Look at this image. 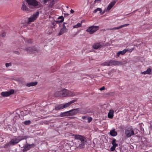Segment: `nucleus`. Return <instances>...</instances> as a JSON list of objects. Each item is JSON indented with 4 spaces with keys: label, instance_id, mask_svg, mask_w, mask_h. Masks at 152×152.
I'll return each mask as SVG.
<instances>
[{
    "label": "nucleus",
    "instance_id": "20",
    "mask_svg": "<svg viewBox=\"0 0 152 152\" xmlns=\"http://www.w3.org/2000/svg\"><path fill=\"white\" fill-rule=\"evenodd\" d=\"M102 45H100V43H94L93 45V48L95 49H97L99 48H101Z\"/></svg>",
    "mask_w": 152,
    "mask_h": 152
},
{
    "label": "nucleus",
    "instance_id": "6",
    "mask_svg": "<svg viewBox=\"0 0 152 152\" xmlns=\"http://www.w3.org/2000/svg\"><path fill=\"white\" fill-rule=\"evenodd\" d=\"M98 29V26L93 25L88 27L86 31L88 32L90 34H92L95 32Z\"/></svg>",
    "mask_w": 152,
    "mask_h": 152
},
{
    "label": "nucleus",
    "instance_id": "3",
    "mask_svg": "<svg viewBox=\"0 0 152 152\" xmlns=\"http://www.w3.org/2000/svg\"><path fill=\"white\" fill-rule=\"evenodd\" d=\"M73 136L75 137L76 139H78L81 141V144H79L78 145H77L76 147L79 148V149L83 148L86 141V137L80 135H76L75 134H74Z\"/></svg>",
    "mask_w": 152,
    "mask_h": 152
},
{
    "label": "nucleus",
    "instance_id": "33",
    "mask_svg": "<svg viewBox=\"0 0 152 152\" xmlns=\"http://www.w3.org/2000/svg\"><path fill=\"white\" fill-rule=\"evenodd\" d=\"M60 116L61 117L66 116L67 115L66 114V112L61 113L60 114Z\"/></svg>",
    "mask_w": 152,
    "mask_h": 152
},
{
    "label": "nucleus",
    "instance_id": "16",
    "mask_svg": "<svg viewBox=\"0 0 152 152\" xmlns=\"http://www.w3.org/2000/svg\"><path fill=\"white\" fill-rule=\"evenodd\" d=\"M128 50L127 49H124L122 51H119L116 54V56L117 57H118L120 54L124 55V54Z\"/></svg>",
    "mask_w": 152,
    "mask_h": 152
},
{
    "label": "nucleus",
    "instance_id": "4",
    "mask_svg": "<svg viewBox=\"0 0 152 152\" xmlns=\"http://www.w3.org/2000/svg\"><path fill=\"white\" fill-rule=\"evenodd\" d=\"M124 133L126 136L128 138L130 137L134 134V129L131 126L125 129Z\"/></svg>",
    "mask_w": 152,
    "mask_h": 152
},
{
    "label": "nucleus",
    "instance_id": "21",
    "mask_svg": "<svg viewBox=\"0 0 152 152\" xmlns=\"http://www.w3.org/2000/svg\"><path fill=\"white\" fill-rule=\"evenodd\" d=\"M151 69L150 68H149L146 71L141 72V74L143 75H146L147 74L151 75Z\"/></svg>",
    "mask_w": 152,
    "mask_h": 152
},
{
    "label": "nucleus",
    "instance_id": "17",
    "mask_svg": "<svg viewBox=\"0 0 152 152\" xmlns=\"http://www.w3.org/2000/svg\"><path fill=\"white\" fill-rule=\"evenodd\" d=\"M21 9L23 11L26 12H28L29 10L26 5L25 4L24 2H23V4L22 5Z\"/></svg>",
    "mask_w": 152,
    "mask_h": 152
},
{
    "label": "nucleus",
    "instance_id": "19",
    "mask_svg": "<svg viewBox=\"0 0 152 152\" xmlns=\"http://www.w3.org/2000/svg\"><path fill=\"white\" fill-rule=\"evenodd\" d=\"M67 29H63L61 28L60 31L58 34V36H60L63 34L64 33L68 31Z\"/></svg>",
    "mask_w": 152,
    "mask_h": 152
},
{
    "label": "nucleus",
    "instance_id": "46",
    "mask_svg": "<svg viewBox=\"0 0 152 152\" xmlns=\"http://www.w3.org/2000/svg\"><path fill=\"white\" fill-rule=\"evenodd\" d=\"M101 0H95V1H94V3H95L96 2H101Z\"/></svg>",
    "mask_w": 152,
    "mask_h": 152
},
{
    "label": "nucleus",
    "instance_id": "55",
    "mask_svg": "<svg viewBox=\"0 0 152 152\" xmlns=\"http://www.w3.org/2000/svg\"><path fill=\"white\" fill-rule=\"evenodd\" d=\"M123 62L124 63H123L124 64H126V61H123Z\"/></svg>",
    "mask_w": 152,
    "mask_h": 152
},
{
    "label": "nucleus",
    "instance_id": "32",
    "mask_svg": "<svg viewBox=\"0 0 152 152\" xmlns=\"http://www.w3.org/2000/svg\"><path fill=\"white\" fill-rule=\"evenodd\" d=\"M77 102V100L76 99H75L72 100L70 102H69V104L70 105L74 103V102Z\"/></svg>",
    "mask_w": 152,
    "mask_h": 152
},
{
    "label": "nucleus",
    "instance_id": "28",
    "mask_svg": "<svg viewBox=\"0 0 152 152\" xmlns=\"http://www.w3.org/2000/svg\"><path fill=\"white\" fill-rule=\"evenodd\" d=\"M69 26L68 24L67 23L64 22L63 24L62 27V28L63 29H67L66 27Z\"/></svg>",
    "mask_w": 152,
    "mask_h": 152
},
{
    "label": "nucleus",
    "instance_id": "15",
    "mask_svg": "<svg viewBox=\"0 0 152 152\" xmlns=\"http://www.w3.org/2000/svg\"><path fill=\"white\" fill-rule=\"evenodd\" d=\"M34 146V144L26 145L23 147V151H26L29 150L31 147H33Z\"/></svg>",
    "mask_w": 152,
    "mask_h": 152
},
{
    "label": "nucleus",
    "instance_id": "56",
    "mask_svg": "<svg viewBox=\"0 0 152 152\" xmlns=\"http://www.w3.org/2000/svg\"><path fill=\"white\" fill-rule=\"evenodd\" d=\"M66 7V8H69L68 6H67Z\"/></svg>",
    "mask_w": 152,
    "mask_h": 152
},
{
    "label": "nucleus",
    "instance_id": "49",
    "mask_svg": "<svg viewBox=\"0 0 152 152\" xmlns=\"http://www.w3.org/2000/svg\"><path fill=\"white\" fill-rule=\"evenodd\" d=\"M28 43H31V39H29L28 40L27 42Z\"/></svg>",
    "mask_w": 152,
    "mask_h": 152
},
{
    "label": "nucleus",
    "instance_id": "2",
    "mask_svg": "<svg viewBox=\"0 0 152 152\" xmlns=\"http://www.w3.org/2000/svg\"><path fill=\"white\" fill-rule=\"evenodd\" d=\"M29 7L31 9H37L41 7L40 3L36 0H26Z\"/></svg>",
    "mask_w": 152,
    "mask_h": 152
},
{
    "label": "nucleus",
    "instance_id": "25",
    "mask_svg": "<svg viewBox=\"0 0 152 152\" xmlns=\"http://www.w3.org/2000/svg\"><path fill=\"white\" fill-rule=\"evenodd\" d=\"M29 113L28 111L24 110L20 111V114L21 116H25L28 115Z\"/></svg>",
    "mask_w": 152,
    "mask_h": 152
},
{
    "label": "nucleus",
    "instance_id": "12",
    "mask_svg": "<svg viewBox=\"0 0 152 152\" xmlns=\"http://www.w3.org/2000/svg\"><path fill=\"white\" fill-rule=\"evenodd\" d=\"M116 140L115 139H113V140L112 144L113 145V146L110 148V150L111 151H114L115 148L116 147L118 146V145L117 144L115 143Z\"/></svg>",
    "mask_w": 152,
    "mask_h": 152
},
{
    "label": "nucleus",
    "instance_id": "54",
    "mask_svg": "<svg viewBox=\"0 0 152 152\" xmlns=\"http://www.w3.org/2000/svg\"><path fill=\"white\" fill-rule=\"evenodd\" d=\"M105 12V11H104L103 12H102V14L101 15H103V14Z\"/></svg>",
    "mask_w": 152,
    "mask_h": 152
},
{
    "label": "nucleus",
    "instance_id": "34",
    "mask_svg": "<svg viewBox=\"0 0 152 152\" xmlns=\"http://www.w3.org/2000/svg\"><path fill=\"white\" fill-rule=\"evenodd\" d=\"M20 118V116L19 115H16L13 118V120L16 121L17 119H19Z\"/></svg>",
    "mask_w": 152,
    "mask_h": 152
},
{
    "label": "nucleus",
    "instance_id": "41",
    "mask_svg": "<svg viewBox=\"0 0 152 152\" xmlns=\"http://www.w3.org/2000/svg\"><path fill=\"white\" fill-rule=\"evenodd\" d=\"M66 113L67 115V116H71V115H70V112H69V111L66 112Z\"/></svg>",
    "mask_w": 152,
    "mask_h": 152
},
{
    "label": "nucleus",
    "instance_id": "48",
    "mask_svg": "<svg viewBox=\"0 0 152 152\" xmlns=\"http://www.w3.org/2000/svg\"><path fill=\"white\" fill-rule=\"evenodd\" d=\"M98 10H99V13L101 14H102V9L101 8H99V9H98Z\"/></svg>",
    "mask_w": 152,
    "mask_h": 152
},
{
    "label": "nucleus",
    "instance_id": "51",
    "mask_svg": "<svg viewBox=\"0 0 152 152\" xmlns=\"http://www.w3.org/2000/svg\"><path fill=\"white\" fill-rule=\"evenodd\" d=\"M64 16L66 17V16H68L69 15V14H67V13H65V14H64Z\"/></svg>",
    "mask_w": 152,
    "mask_h": 152
},
{
    "label": "nucleus",
    "instance_id": "44",
    "mask_svg": "<svg viewBox=\"0 0 152 152\" xmlns=\"http://www.w3.org/2000/svg\"><path fill=\"white\" fill-rule=\"evenodd\" d=\"M6 33L5 32H4V33H2L1 34V35L2 37H4L6 35Z\"/></svg>",
    "mask_w": 152,
    "mask_h": 152
},
{
    "label": "nucleus",
    "instance_id": "38",
    "mask_svg": "<svg viewBox=\"0 0 152 152\" xmlns=\"http://www.w3.org/2000/svg\"><path fill=\"white\" fill-rule=\"evenodd\" d=\"M112 7H113L112 6L109 4L107 7V10H109Z\"/></svg>",
    "mask_w": 152,
    "mask_h": 152
},
{
    "label": "nucleus",
    "instance_id": "52",
    "mask_svg": "<svg viewBox=\"0 0 152 152\" xmlns=\"http://www.w3.org/2000/svg\"><path fill=\"white\" fill-rule=\"evenodd\" d=\"M74 12V11L72 10L71 9L70 11V12L72 13H73Z\"/></svg>",
    "mask_w": 152,
    "mask_h": 152
},
{
    "label": "nucleus",
    "instance_id": "14",
    "mask_svg": "<svg viewBox=\"0 0 152 152\" xmlns=\"http://www.w3.org/2000/svg\"><path fill=\"white\" fill-rule=\"evenodd\" d=\"M129 25V24H125L121 26H119L115 27H114L113 28H107L106 30H116L118 29L123 27Z\"/></svg>",
    "mask_w": 152,
    "mask_h": 152
},
{
    "label": "nucleus",
    "instance_id": "26",
    "mask_svg": "<svg viewBox=\"0 0 152 152\" xmlns=\"http://www.w3.org/2000/svg\"><path fill=\"white\" fill-rule=\"evenodd\" d=\"M55 4L54 0H53L50 2V4L48 5V7L50 8H52L53 6Z\"/></svg>",
    "mask_w": 152,
    "mask_h": 152
},
{
    "label": "nucleus",
    "instance_id": "57",
    "mask_svg": "<svg viewBox=\"0 0 152 152\" xmlns=\"http://www.w3.org/2000/svg\"><path fill=\"white\" fill-rule=\"evenodd\" d=\"M53 24H54V23H53Z\"/></svg>",
    "mask_w": 152,
    "mask_h": 152
},
{
    "label": "nucleus",
    "instance_id": "35",
    "mask_svg": "<svg viewBox=\"0 0 152 152\" xmlns=\"http://www.w3.org/2000/svg\"><path fill=\"white\" fill-rule=\"evenodd\" d=\"M5 65L6 67L7 68L9 67V66H12V63L11 62H10L9 63H6L5 64Z\"/></svg>",
    "mask_w": 152,
    "mask_h": 152
},
{
    "label": "nucleus",
    "instance_id": "50",
    "mask_svg": "<svg viewBox=\"0 0 152 152\" xmlns=\"http://www.w3.org/2000/svg\"><path fill=\"white\" fill-rule=\"evenodd\" d=\"M87 117V116H83L82 117V118L83 119H85Z\"/></svg>",
    "mask_w": 152,
    "mask_h": 152
},
{
    "label": "nucleus",
    "instance_id": "53",
    "mask_svg": "<svg viewBox=\"0 0 152 152\" xmlns=\"http://www.w3.org/2000/svg\"><path fill=\"white\" fill-rule=\"evenodd\" d=\"M133 49V48L131 49H130L129 51V52H131Z\"/></svg>",
    "mask_w": 152,
    "mask_h": 152
},
{
    "label": "nucleus",
    "instance_id": "40",
    "mask_svg": "<svg viewBox=\"0 0 152 152\" xmlns=\"http://www.w3.org/2000/svg\"><path fill=\"white\" fill-rule=\"evenodd\" d=\"M115 2L114 1L112 2H111L109 4L113 7V6L115 5Z\"/></svg>",
    "mask_w": 152,
    "mask_h": 152
},
{
    "label": "nucleus",
    "instance_id": "29",
    "mask_svg": "<svg viewBox=\"0 0 152 152\" xmlns=\"http://www.w3.org/2000/svg\"><path fill=\"white\" fill-rule=\"evenodd\" d=\"M82 23H78L76 25L73 26V28H77L81 26Z\"/></svg>",
    "mask_w": 152,
    "mask_h": 152
},
{
    "label": "nucleus",
    "instance_id": "42",
    "mask_svg": "<svg viewBox=\"0 0 152 152\" xmlns=\"http://www.w3.org/2000/svg\"><path fill=\"white\" fill-rule=\"evenodd\" d=\"M99 8H97L93 11V13H96L97 11H99V10H98V9H99Z\"/></svg>",
    "mask_w": 152,
    "mask_h": 152
},
{
    "label": "nucleus",
    "instance_id": "31",
    "mask_svg": "<svg viewBox=\"0 0 152 152\" xmlns=\"http://www.w3.org/2000/svg\"><path fill=\"white\" fill-rule=\"evenodd\" d=\"M31 121L30 120L26 121L24 122V124L26 125H28L31 124Z\"/></svg>",
    "mask_w": 152,
    "mask_h": 152
},
{
    "label": "nucleus",
    "instance_id": "9",
    "mask_svg": "<svg viewBox=\"0 0 152 152\" xmlns=\"http://www.w3.org/2000/svg\"><path fill=\"white\" fill-rule=\"evenodd\" d=\"M14 92V90L11 89L9 91L3 92L1 93V95L3 96H8L13 94Z\"/></svg>",
    "mask_w": 152,
    "mask_h": 152
},
{
    "label": "nucleus",
    "instance_id": "37",
    "mask_svg": "<svg viewBox=\"0 0 152 152\" xmlns=\"http://www.w3.org/2000/svg\"><path fill=\"white\" fill-rule=\"evenodd\" d=\"M109 61L104 62L102 65L103 66H109Z\"/></svg>",
    "mask_w": 152,
    "mask_h": 152
},
{
    "label": "nucleus",
    "instance_id": "18",
    "mask_svg": "<svg viewBox=\"0 0 152 152\" xmlns=\"http://www.w3.org/2000/svg\"><path fill=\"white\" fill-rule=\"evenodd\" d=\"M114 111L113 110H110L108 114V117L111 119L113 118L114 116Z\"/></svg>",
    "mask_w": 152,
    "mask_h": 152
},
{
    "label": "nucleus",
    "instance_id": "1",
    "mask_svg": "<svg viewBox=\"0 0 152 152\" xmlns=\"http://www.w3.org/2000/svg\"><path fill=\"white\" fill-rule=\"evenodd\" d=\"M75 94L72 91H69L68 90L64 89L61 91L56 92L54 96L57 97H65L66 96H73Z\"/></svg>",
    "mask_w": 152,
    "mask_h": 152
},
{
    "label": "nucleus",
    "instance_id": "27",
    "mask_svg": "<svg viewBox=\"0 0 152 152\" xmlns=\"http://www.w3.org/2000/svg\"><path fill=\"white\" fill-rule=\"evenodd\" d=\"M58 18V19H61V20L60 21H56V22H57V23L62 22L64 21V18L63 16H61L59 17Z\"/></svg>",
    "mask_w": 152,
    "mask_h": 152
},
{
    "label": "nucleus",
    "instance_id": "11",
    "mask_svg": "<svg viewBox=\"0 0 152 152\" xmlns=\"http://www.w3.org/2000/svg\"><path fill=\"white\" fill-rule=\"evenodd\" d=\"M79 108L69 110L71 116L75 115L79 113Z\"/></svg>",
    "mask_w": 152,
    "mask_h": 152
},
{
    "label": "nucleus",
    "instance_id": "7",
    "mask_svg": "<svg viewBox=\"0 0 152 152\" xmlns=\"http://www.w3.org/2000/svg\"><path fill=\"white\" fill-rule=\"evenodd\" d=\"M39 15V11L36 12L32 15L29 18L28 23H29L31 22L34 21L36 20L38 17Z\"/></svg>",
    "mask_w": 152,
    "mask_h": 152
},
{
    "label": "nucleus",
    "instance_id": "8",
    "mask_svg": "<svg viewBox=\"0 0 152 152\" xmlns=\"http://www.w3.org/2000/svg\"><path fill=\"white\" fill-rule=\"evenodd\" d=\"M20 137H14L11 140L10 143L12 145L17 144L18 142L23 139H20Z\"/></svg>",
    "mask_w": 152,
    "mask_h": 152
},
{
    "label": "nucleus",
    "instance_id": "23",
    "mask_svg": "<svg viewBox=\"0 0 152 152\" xmlns=\"http://www.w3.org/2000/svg\"><path fill=\"white\" fill-rule=\"evenodd\" d=\"M110 134L112 136H115L117 135V132L115 129H113L110 131Z\"/></svg>",
    "mask_w": 152,
    "mask_h": 152
},
{
    "label": "nucleus",
    "instance_id": "24",
    "mask_svg": "<svg viewBox=\"0 0 152 152\" xmlns=\"http://www.w3.org/2000/svg\"><path fill=\"white\" fill-rule=\"evenodd\" d=\"M37 82H31L27 83L26 84V86L28 87L33 86L37 85Z\"/></svg>",
    "mask_w": 152,
    "mask_h": 152
},
{
    "label": "nucleus",
    "instance_id": "30",
    "mask_svg": "<svg viewBox=\"0 0 152 152\" xmlns=\"http://www.w3.org/2000/svg\"><path fill=\"white\" fill-rule=\"evenodd\" d=\"M63 106L64 107V108H66L69 107L70 106L69 102H68L67 103H66L64 104H63Z\"/></svg>",
    "mask_w": 152,
    "mask_h": 152
},
{
    "label": "nucleus",
    "instance_id": "5",
    "mask_svg": "<svg viewBox=\"0 0 152 152\" xmlns=\"http://www.w3.org/2000/svg\"><path fill=\"white\" fill-rule=\"evenodd\" d=\"M61 143L63 147L67 150H68L74 146V142H72L69 141H67V142H62Z\"/></svg>",
    "mask_w": 152,
    "mask_h": 152
},
{
    "label": "nucleus",
    "instance_id": "22",
    "mask_svg": "<svg viewBox=\"0 0 152 152\" xmlns=\"http://www.w3.org/2000/svg\"><path fill=\"white\" fill-rule=\"evenodd\" d=\"M64 108L63 106V104H61L59 105H56L55 108V110H61Z\"/></svg>",
    "mask_w": 152,
    "mask_h": 152
},
{
    "label": "nucleus",
    "instance_id": "43",
    "mask_svg": "<svg viewBox=\"0 0 152 152\" xmlns=\"http://www.w3.org/2000/svg\"><path fill=\"white\" fill-rule=\"evenodd\" d=\"M13 52L14 53L17 55H19L20 53V52L18 51H14Z\"/></svg>",
    "mask_w": 152,
    "mask_h": 152
},
{
    "label": "nucleus",
    "instance_id": "36",
    "mask_svg": "<svg viewBox=\"0 0 152 152\" xmlns=\"http://www.w3.org/2000/svg\"><path fill=\"white\" fill-rule=\"evenodd\" d=\"M88 122L89 123L92 120V118L91 117H89L87 118Z\"/></svg>",
    "mask_w": 152,
    "mask_h": 152
},
{
    "label": "nucleus",
    "instance_id": "47",
    "mask_svg": "<svg viewBox=\"0 0 152 152\" xmlns=\"http://www.w3.org/2000/svg\"><path fill=\"white\" fill-rule=\"evenodd\" d=\"M104 89H105V87H104V86H103L100 88V90H104Z\"/></svg>",
    "mask_w": 152,
    "mask_h": 152
},
{
    "label": "nucleus",
    "instance_id": "39",
    "mask_svg": "<svg viewBox=\"0 0 152 152\" xmlns=\"http://www.w3.org/2000/svg\"><path fill=\"white\" fill-rule=\"evenodd\" d=\"M112 7H113L112 6L109 4L107 7V10H109Z\"/></svg>",
    "mask_w": 152,
    "mask_h": 152
},
{
    "label": "nucleus",
    "instance_id": "45",
    "mask_svg": "<svg viewBox=\"0 0 152 152\" xmlns=\"http://www.w3.org/2000/svg\"><path fill=\"white\" fill-rule=\"evenodd\" d=\"M50 0H43V2L44 4H45L47 2L49 1H50Z\"/></svg>",
    "mask_w": 152,
    "mask_h": 152
},
{
    "label": "nucleus",
    "instance_id": "13",
    "mask_svg": "<svg viewBox=\"0 0 152 152\" xmlns=\"http://www.w3.org/2000/svg\"><path fill=\"white\" fill-rule=\"evenodd\" d=\"M26 50L27 51L28 53H34L35 51L37 50L36 48L34 47H28L26 48Z\"/></svg>",
    "mask_w": 152,
    "mask_h": 152
},
{
    "label": "nucleus",
    "instance_id": "10",
    "mask_svg": "<svg viewBox=\"0 0 152 152\" xmlns=\"http://www.w3.org/2000/svg\"><path fill=\"white\" fill-rule=\"evenodd\" d=\"M109 66L122 64V62L115 60H111L109 61Z\"/></svg>",
    "mask_w": 152,
    "mask_h": 152
}]
</instances>
